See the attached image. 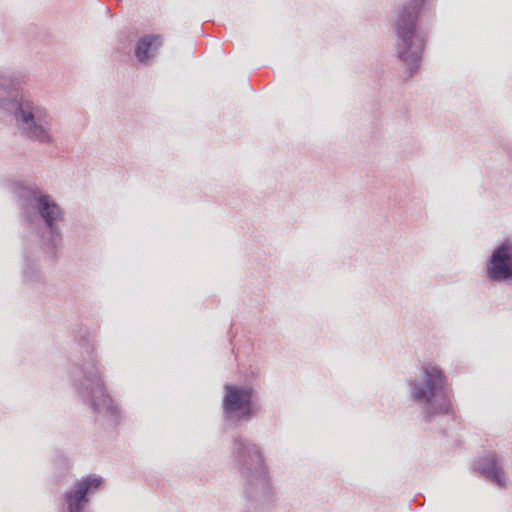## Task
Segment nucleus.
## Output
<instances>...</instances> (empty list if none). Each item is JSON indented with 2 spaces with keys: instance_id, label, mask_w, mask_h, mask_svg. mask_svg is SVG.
I'll list each match as a JSON object with an SVG mask.
<instances>
[{
  "instance_id": "423d86ee",
  "label": "nucleus",
  "mask_w": 512,
  "mask_h": 512,
  "mask_svg": "<svg viewBox=\"0 0 512 512\" xmlns=\"http://www.w3.org/2000/svg\"><path fill=\"white\" fill-rule=\"evenodd\" d=\"M21 136L43 146H54V117L40 103L22 95L10 114Z\"/></svg>"
},
{
  "instance_id": "20e7f679",
  "label": "nucleus",
  "mask_w": 512,
  "mask_h": 512,
  "mask_svg": "<svg viewBox=\"0 0 512 512\" xmlns=\"http://www.w3.org/2000/svg\"><path fill=\"white\" fill-rule=\"evenodd\" d=\"M231 453L245 478V495L252 501L267 503L273 492L260 448L246 437L233 438Z\"/></svg>"
},
{
  "instance_id": "f257e3e1",
  "label": "nucleus",
  "mask_w": 512,
  "mask_h": 512,
  "mask_svg": "<svg viewBox=\"0 0 512 512\" xmlns=\"http://www.w3.org/2000/svg\"><path fill=\"white\" fill-rule=\"evenodd\" d=\"M13 193L18 200L23 221L34 229L27 236L24 250L23 278L26 282L40 281L41 274L36 262L41 257L49 261L56 259L62 244L59 224L64 212L54 198L36 185L16 183Z\"/></svg>"
},
{
  "instance_id": "f8f14e48",
  "label": "nucleus",
  "mask_w": 512,
  "mask_h": 512,
  "mask_svg": "<svg viewBox=\"0 0 512 512\" xmlns=\"http://www.w3.org/2000/svg\"><path fill=\"white\" fill-rule=\"evenodd\" d=\"M162 45V39L159 35H144L136 43L135 57L141 63L149 61Z\"/></svg>"
},
{
  "instance_id": "9b49d317",
  "label": "nucleus",
  "mask_w": 512,
  "mask_h": 512,
  "mask_svg": "<svg viewBox=\"0 0 512 512\" xmlns=\"http://www.w3.org/2000/svg\"><path fill=\"white\" fill-rule=\"evenodd\" d=\"M22 95L11 79L0 75V111L10 114Z\"/></svg>"
},
{
  "instance_id": "7ed1b4c3",
  "label": "nucleus",
  "mask_w": 512,
  "mask_h": 512,
  "mask_svg": "<svg viewBox=\"0 0 512 512\" xmlns=\"http://www.w3.org/2000/svg\"><path fill=\"white\" fill-rule=\"evenodd\" d=\"M411 400L422 409L426 423L450 420L452 404L450 390L443 371L432 363L423 364L413 377L407 379Z\"/></svg>"
},
{
  "instance_id": "1a4fd4ad",
  "label": "nucleus",
  "mask_w": 512,
  "mask_h": 512,
  "mask_svg": "<svg viewBox=\"0 0 512 512\" xmlns=\"http://www.w3.org/2000/svg\"><path fill=\"white\" fill-rule=\"evenodd\" d=\"M101 484V479L86 477L77 481L74 486L65 493V504L68 512H82L89 502L88 496Z\"/></svg>"
},
{
  "instance_id": "39448f33",
  "label": "nucleus",
  "mask_w": 512,
  "mask_h": 512,
  "mask_svg": "<svg viewBox=\"0 0 512 512\" xmlns=\"http://www.w3.org/2000/svg\"><path fill=\"white\" fill-rule=\"evenodd\" d=\"M426 0H412L399 8L393 26L397 36L398 57L407 65L409 77L420 67L425 35L417 29L420 11Z\"/></svg>"
},
{
  "instance_id": "f03ea898",
  "label": "nucleus",
  "mask_w": 512,
  "mask_h": 512,
  "mask_svg": "<svg viewBox=\"0 0 512 512\" xmlns=\"http://www.w3.org/2000/svg\"><path fill=\"white\" fill-rule=\"evenodd\" d=\"M78 345L83 350V355L79 361L73 363L70 371L73 386L94 413L107 418L115 425L118 423L120 412L99 375L94 346L87 335L81 336Z\"/></svg>"
},
{
  "instance_id": "0eeeda50",
  "label": "nucleus",
  "mask_w": 512,
  "mask_h": 512,
  "mask_svg": "<svg viewBox=\"0 0 512 512\" xmlns=\"http://www.w3.org/2000/svg\"><path fill=\"white\" fill-rule=\"evenodd\" d=\"M261 412L257 393L251 385L224 386L222 398L223 419L229 427L236 428L250 422Z\"/></svg>"
},
{
  "instance_id": "6e6552de",
  "label": "nucleus",
  "mask_w": 512,
  "mask_h": 512,
  "mask_svg": "<svg viewBox=\"0 0 512 512\" xmlns=\"http://www.w3.org/2000/svg\"><path fill=\"white\" fill-rule=\"evenodd\" d=\"M487 275L493 281L512 279L511 242H503L492 252L487 263Z\"/></svg>"
},
{
  "instance_id": "9d476101",
  "label": "nucleus",
  "mask_w": 512,
  "mask_h": 512,
  "mask_svg": "<svg viewBox=\"0 0 512 512\" xmlns=\"http://www.w3.org/2000/svg\"><path fill=\"white\" fill-rule=\"evenodd\" d=\"M477 470L487 480L497 486L506 483L502 458L494 452H486L477 462Z\"/></svg>"
}]
</instances>
